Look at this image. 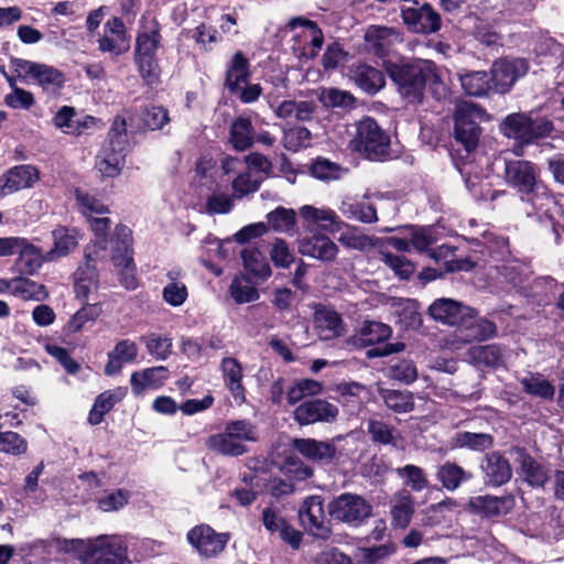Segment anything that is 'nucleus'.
Instances as JSON below:
<instances>
[{
  "label": "nucleus",
  "instance_id": "obj_1",
  "mask_svg": "<svg viewBox=\"0 0 564 564\" xmlns=\"http://www.w3.org/2000/svg\"><path fill=\"white\" fill-rule=\"evenodd\" d=\"M430 59L399 58L383 59L382 67L397 86L398 93L410 104H422L424 100L426 77L430 73Z\"/></svg>",
  "mask_w": 564,
  "mask_h": 564
},
{
  "label": "nucleus",
  "instance_id": "obj_2",
  "mask_svg": "<svg viewBox=\"0 0 564 564\" xmlns=\"http://www.w3.org/2000/svg\"><path fill=\"white\" fill-rule=\"evenodd\" d=\"M162 45L160 23L153 19L150 25L139 31L135 37L134 63L147 86L153 87L161 82V66L158 50Z\"/></svg>",
  "mask_w": 564,
  "mask_h": 564
},
{
  "label": "nucleus",
  "instance_id": "obj_3",
  "mask_svg": "<svg viewBox=\"0 0 564 564\" xmlns=\"http://www.w3.org/2000/svg\"><path fill=\"white\" fill-rule=\"evenodd\" d=\"M392 336V328L382 322L364 321L359 328L348 337L347 345L355 349H364L376 346L366 351L368 359L387 357L405 349L402 341L386 343Z\"/></svg>",
  "mask_w": 564,
  "mask_h": 564
},
{
  "label": "nucleus",
  "instance_id": "obj_4",
  "mask_svg": "<svg viewBox=\"0 0 564 564\" xmlns=\"http://www.w3.org/2000/svg\"><path fill=\"white\" fill-rule=\"evenodd\" d=\"M391 140L376 119L364 117L356 126V134L350 141L352 151L369 161L384 162L390 159Z\"/></svg>",
  "mask_w": 564,
  "mask_h": 564
},
{
  "label": "nucleus",
  "instance_id": "obj_5",
  "mask_svg": "<svg viewBox=\"0 0 564 564\" xmlns=\"http://www.w3.org/2000/svg\"><path fill=\"white\" fill-rule=\"evenodd\" d=\"M111 245L110 259L118 272L120 284L129 291L138 289L139 279L133 258L132 230L123 224L117 225L111 238Z\"/></svg>",
  "mask_w": 564,
  "mask_h": 564
},
{
  "label": "nucleus",
  "instance_id": "obj_6",
  "mask_svg": "<svg viewBox=\"0 0 564 564\" xmlns=\"http://www.w3.org/2000/svg\"><path fill=\"white\" fill-rule=\"evenodd\" d=\"M500 132L508 139H514L520 145H529L549 137L554 130L553 122L545 118H531L523 112L506 116L499 124Z\"/></svg>",
  "mask_w": 564,
  "mask_h": 564
},
{
  "label": "nucleus",
  "instance_id": "obj_7",
  "mask_svg": "<svg viewBox=\"0 0 564 564\" xmlns=\"http://www.w3.org/2000/svg\"><path fill=\"white\" fill-rule=\"evenodd\" d=\"M486 110L473 102H463L454 113V140L467 154L476 150L481 135L480 122Z\"/></svg>",
  "mask_w": 564,
  "mask_h": 564
},
{
  "label": "nucleus",
  "instance_id": "obj_8",
  "mask_svg": "<svg viewBox=\"0 0 564 564\" xmlns=\"http://www.w3.org/2000/svg\"><path fill=\"white\" fill-rule=\"evenodd\" d=\"M327 511L338 522L359 527L372 514V506L359 495L343 492L328 502Z\"/></svg>",
  "mask_w": 564,
  "mask_h": 564
},
{
  "label": "nucleus",
  "instance_id": "obj_9",
  "mask_svg": "<svg viewBox=\"0 0 564 564\" xmlns=\"http://www.w3.org/2000/svg\"><path fill=\"white\" fill-rule=\"evenodd\" d=\"M529 72V63L525 58L501 57L495 61L488 72L490 74L491 91L505 95L513 85Z\"/></svg>",
  "mask_w": 564,
  "mask_h": 564
},
{
  "label": "nucleus",
  "instance_id": "obj_10",
  "mask_svg": "<svg viewBox=\"0 0 564 564\" xmlns=\"http://www.w3.org/2000/svg\"><path fill=\"white\" fill-rule=\"evenodd\" d=\"M506 184L512 188L522 200L538 185L540 180L539 167L527 160H508L503 171Z\"/></svg>",
  "mask_w": 564,
  "mask_h": 564
},
{
  "label": "nucleus",
  "instance_id": "obj_11",
  "mask_svg": "<svg viewBox=\"0 0 564 564\" xmlns=\"http://www.w3.org/2000/svg\"><path fill=\"white\" fill-rule=\"evenodd\" d=\"M230 534L216 532L209 524H197L188 530L187 542L205 558L219 555L229 542Z\"/></svg>",
  "mask_w": 564,
  "mask_h": 564
},
{
  "label": "nucleus",
  "instance_id": "obj_12",
  "mask_svg": "<svg viewBox=\"0 0 564 564\" xmlns=\"http://www.w3.org/2000/svg\"><path fill=\"white\" fill-rule=\"evenodd\" d=\"M299 519L303 528L315 539L327 541L332 536V528L326 521L323 499L319 496L307 497L300 510Z\"/></svg>",
  "mask_w": 564,
  "mask_h": 564
},
{
  "label": "nucleus",
  "instance_id": "obj_13",
  "mask_svg": "<svg viewBox=\"0 0 564 564\" xmlns=\"http://www.w3.org/2000/svg\"><path fill=\"white\" fill-rule=\"evenodd\" d=\"M430 316L437 322L451 326H467L477 311L452 299H436L429 307Z\"/></svg>",
  "mask_w": 564,
  "mask_h": 564
},
{
  "label": "nucleus",
  "instance_id": "obj_14",
  "mask_svg": "<svg viewBox=\"0 0 564 564\" xmlns=\"http://www.w3.org/2000/svg\"><path fill=\"white\" fill-rule=\"evenodd\" d=\"M338 408L325 399L312 398L300 403L293 411L294 421L301 425L333 423L338 416Z\"/></svg>",
  "mask_w": 564,
  "mask_h": 564
},
{
  "label": "nucleus",
  "instance_id": "obj_15",
  "mask_svg": "<svg viewBox=\"0 0 564 564\" xmlns=\"http://www.w3.org/2000/svg\"><path fill=\"white\" fill-rule=\"evenodd\" d=\"M128 144L123 135L119 139H108L97 156L96 166L105 177H116L121 173L126 163Z\"/></svg>",
  "mask_w": 564,
  "mask_h": 564
},
{
  "label": "nucleus",
  "instance_id": "obj_16",
  "mask_svg": "<svg viewBox=\"0 0 564 564\" xmlns=\"http://www.w3.org/2000/svg\"><path fill=\"white\" fill-rule=\"evenodd\" d=\"M292 446L305 459L322 466L333 464L338 456V451L334 441H319L311 437L294 438L292 441Z\"/></svg>",
  "mask_w": 564,
  "mask_h": 564
},
{
  "label": "nucleus",
  "instance_id": "obj_17",
  "mask_svg": "<svg viewBox=\"0 0 564 564\" xmlns=\"http://www.w3.org/2000/svg\"><path fill=\"white\" fill-rule=\"evenodd\" d=\"M402 19L408 29L415 33H434L442 25L441 15L429 2H422L420 8L402 9Z\"/></svg>",
  "mask_w": 564,
  "mask_h": 564
},
{
  "label": "nucleus",
  "instance_id": "obj_18",
  "mask_svg": "<svg viewBox=\"0 0 564 564\" xmlns=\"http://www.w3.org/2000/svg\"><path fill=\"white\" fill-rule=\"evenodd\" d=\"M484 484L487 487H500L512 477V468L509 460L499 451L487 453L480 462Z\"/></svg>",
  "mask_w": 564,
  "mask_h": 564
},
{
  "label": "nucleus",
  "instance_id": "obj_19",
  "mask_svg": "<svg viewBox=\"0 0 564 564\" xmlns=\"http://www.w3.org/2000/svg\"><path fill=\"white\" fill-rule=\"evenodd\" d=\"M98 48L115 56L129 50L126 25L120 18L113 17L105 23L104 34L98 40Z\"/></svg>",
  "mask_w": 564,
  "mask_h": 564
},
{
  "label": "nucleus",
  "instance_id": "obj_20",
  "mask_svg": "<svg viewBox=\"0 0 564 564\" xmlns=\"http://www.w3.org/2000/svg\"><path fill=\"white\" fill-rule=\"evenodd\" d=\"M40 180V171L30 164L15 165L0 176V196L32 187Z\"/></svg>",
  "mask_w": 564,
  "mask_h": 564
},
{
  "label": "nucleus",
  "instance_id": "obj_21",
  "mask_svg": "<svg viewBox=\"0 0 564 564\" xmlns=\"http://www.w3.org/2000/svg\"><path fill=\"white\" fill-rule=\"evenodd\" d=\"M299 252L323 262H333L338 254V247L326 235L313 234L300 240Z\"/></svg>",
  "mask_w": 564,
  "mask_h": 564
},
{
  "label": "nucleus",
  "instance_id": "obj_22",
  "mask_svg": "<svg viewBox=\"0 0 564 564\" xmlns=\"http://www.w3.org/2000/svg\"><path fill=\"white\" fill-rule=\"evenodd\" d=\"M250 61L242 51H237L226 64L224 86L229 94L239 91V85L247 84L251 77Z\"/></svg>",
  "mask_w": 564,
  "mask_h": 564
},
{
  "label": "nucleus",
  "instance_id": "obj_23",
  "mask_svg": "<svg viewBox=\"0 0 564 564\" xmlns=\"http://www.w3.org/2000/svg\"><path fill=\"white\" fill-rule=\"evenodd\" d=\"M74 280L76 297L86 301L91 289L97 288L99 283L97 260L90 253H85V261L76 269Z\"/></svg>",
  "mask_w": 564,
  "mask_h": 564
},
{
  "label": "nucleus",
  "instance_id": "obj_24",
  "mask_svg": "<svg viewBox=\"0 0 564 564\" xmlns=\"http://www.w3.org/2000/svg\"><path fill=\"white\" fill-rule=\"evenodd\" d=\"M170 378V370L165 366L149 367L132 372L130 377L131 390L134 395L142 394L147 389L158 390Z\"/></svg>",
  "mask_w": 564,
  "mask_h": 564
},
{
  "label": "nucleus",
  "instance_id": "obj_25",
  "mask_svg": "<svg viewBox=\"0 0 564 564\" xmlns=\"http://www.w3.org/2000/svg\"><path fill=\"white\" fill-rule=\"evenodd\" d=\"M516 453L524 481L532 488H544L550 479L547 469L524 447H517Z\"/></svg>",
  "mask_w": 564,
  "mask_h": 564
},
{
  "label": "nucleus",
  "instance_id": "obj_26",
  "mask_svg": "<svg viewBox=\"0 0 564 564\" xmlns=\"http://www.w3.org/2000/svg\"><path fill=\"white\" fill-rule=\"evenodd\" d=\"M469 505L475 512L492 518L509 513L516 501L512 495L502 497L485 495L471 498Z\"/></svg>",
  "mask_w": 564,
  "mask_h": 564
},
{
  "label": "nucleus",
  "instance_id": "obj_27",
  "mask_svg": "<svg viewBox=\"0 0 564 564\" xmlns=\"http://www.w3.org/2000/svg\"><path fill=\"white\" fill-rule=\"evenodd\" d=\"M221 372L226 387L230 391L237 404L247 401L246 388L242 384L243 369L239 360L235 357H225L221 360Z\"/></svg>",
  "mask_w": 564,
  "mask_h": 564
},
{
  "label": "nucleus",
  "instance_id": "obj_28",
  "mask_svg": "<svg viewBox=\"0 0 564 564\" xmlns=\"http://www.w3.org/2000/svg\"><path fill=\"white\" fill-rule=\"evenodd\" d=\"M522 202L531 204L534 210L549 221L560 213L562 207L543 181H540L531 194L523 197Z\"/></svg>",
  "mask_w": 564,
  "mask_h": 564
},
{
  "label": "nucleus",
  "instance_id": "obj_29",
  "mask_svg": "<svg viewBox=\"0 0 564 564\" xmlns=\"http://www.w3.org/2000/svg\"><path fill=\"white\" fill-rule=\"evenodd\" d=\"M138 357V346L130 339L119 340L113 349L108 352V360L105 365L106 376H117L121 372L124 364L133 362Z\"/></svg>",
  "mask_w": 564,
  "mask_h": 564
},
{
  "label": "nucleus",
  "instance_id": "obj_30",
  "mask_svg": "<svg viewBox=\"0 0 564 564\" xmlns=\"http://www.w3.org/2000/svg\"><path fill=\"white\" fill-rule=\"evenodd\" d=\"M126 387H117L112 390H106L98 394L94 401V404L88 413V423L90 425H99L107 413H109L113 406L121 402L127 395Z\"/></svg>",
  "mask_w": 564,
  "mask_h": 564
},
{
  "label": "nucleus",
  "instance_id": "obj_31",
  "mask_svg": "<svg viewBox=\"0 0 564 564\" xmlns=\"http://www.w3.org/2000/svg\"><path fill=\"white\" fill-rule=\"evenodd\" d=\"M436 480L448 491L457 490L463 484L474 479V474L456 462L446 460L437 466Z\"/></svg>",
  "mask_w": 564,
  "mask_h": 564
},
{
  "label": "nucleus",
  "instance_id": "obj_32",
  "mask_svg": "<svg viewBox=\"0 0 564 564\" xmlns=\"http://www.w3.org/2000/svg\"><path fill=\"white\" fill-rule=\"evenodd\" d=\"M228 142L237 152H245L254 144V128L249 117H237L229 126Z\"/></svg>",
  "mask_w": 564,
  "mask_h": 564
},
{
  "label": "nucleus",
  "instance_id": "obj_33",
  "mask_svg": "<svg viewBox=\"0 0 564 564\" xmlns=\"http://www.w3.org/2000/svg\"><path fill=\"white\" fill-rule=\"evenodd\" d=\"M351 73L356 85L370 96L376 95L386 86L384 73L371 65L358 64Z\"/></svg>",
  "mask_w": 564,
  "mask_h": 564
},
{
  "label": "nucleus",
  "instance_id": "obj_34",
  "mask_svg": "<svg viewBox=\"0 0 564 564\" xmlns=\"http://www.w3.org/2000/svg\"><path fill=\"white\" fill-rule=\"evenodd\" d=\"M242 265L247 272L246 275L257 280L265 281L272 270L267 257L256 247L243 248L240 253Z\"/></svg>",
  "mask_w": 564,
  "mask_h": 564
},
{
  "label": "nucleus",
  "instance_id": "obj_35",
  "mask_svg": "<svg viewBox=\"0 0 564 564\" xmlns=\"http://www.w3.org/2000/svg\"><path fill=\"white\" fill-rule=\"evenodd\" d=\"M300 215L307 223L310 231H313V226L329 231L339 228V216L330 208L319 209L311 205H304L300 208Z\"/></svg>",
  "mask_w": 564,
  "mask_h": 564
},
{
  "label": "nucleus",
  "instance_id": "obj_36",
  "mask_svg": "<svg viewBox=\"0 0 564 564\" xmlns=\"http://www.w3.org/2000/svg\"><path fill=\"white\" fill-rule=\"evenodd\" d=\"M314 322L321 333H327L326 337H339L345 329L340 314L333 307L324 304H316Z\"/></svg>",
  "mask_w": 564,
  "mask_h": 564
},
{
  "label": "nucleus",
  "instance_id": "obj_37",
  "mask_svg": "<svg viewBox=\"0 0 564 564\" xmlns=\"http://www.w3.org/2000/svg\"><path fill=\"white\" fill-rule=\"evenodd\" d=\"M464 93L473 97L495 95L491 91L490 74L485 70H471L459 75Z\"/></svg>",
  "mask_w": 564,
  "mask_h": 564
},
{
  "label": "nucleus",
  "instance_id": "obj_38",
  "mask_svg": "<svg viewBox=\"0 0 564 564\" xmlns=\"http://www.w3.org/2000/svg\"><path fill=\"white\" fill-rule=\"evenodd\" d=\"M380 398L394 413H408L414 409V395L408 390L379 388Z\"/></svg>",
  "mask_w": 564,
  "mask_h": 564
},
{
  "label": "nucleus",
  "instance_id": "obj_39",
  "mask_svg": "<svg viewBox=\"0 0 564 564\" xmlns=\"http://www.w3.org/2000/svg\"><path fill=\"white\" fill-rule=\"evenodd\" d=\"M91 564H131L128 560L127 547L121 544H101L89 552Z\"/></svg>",
  "mask_w": 564,
  "mask_h": 564
},
{
  "label": "nucleus",
  "instance_id": "obj_40",
  "mask_svg": "<svg viewBox=\"0 0 564 564\" xmlns=\"http://www.w3.org/2000/svg\"><path fill=\"white\" fill-rule=\"evenodd\" d=\"M228 437L223 432L212 434L206 438L205 445L210 452L227 457H239L248 452L246 444H236Z\"/></svg>",
  "mask_w": 564,
  "mask_h": 564
},
{
  "label": "nucleus",
  "instance_id": "obj_41",
  "mask_svg": "<svg viewBox=\"0 0 564 564\" xmlns=\"http://www.w3.org/2000/svg\"><path fill=\"white\" fill-rule=\"evenodd\" d=\"M34 74L33 79L44 89L57 91L64 87L65 74L50 65L39 63L37 66H32Z\"/></svg>",
  "mask_w": 564,
  "mask_h": 564
},
{
  "label": "nucleus",
  "instance_id": "obj_42",
  "mask_svg": "<svg viewBox=\"0 0 564 564\" xmlns=\"http://www.w3.org/2000/svg\"><path fill=\"white\" fill-rule=\"evenodd\" d=\"M453 446L485 452L494 446V436L488 433L457 432L453 437Z\"/></svg>",
  "mask_w": 564,
  "mask_h": 564
},
{
  "label": "nucleus",
  "instance_id": "obj_43",
  "mask_svg": "<svg viewBox=\"0 0 564 564\" xmlns=\"http://www.w3.org/2000/svg\"><path fill=\"white\" fill-rule=\"evenodd\" d=\"M13 293L24 301L43 302L48 297V292L44 284L36 283L29 278H13Z\"/></svg>",
  "mask_w": 564,
  "mask_h": 564
},
{
  "label": "nucleus",
  "instance_id": "obj_44",
  "mask_svg": "<svg viewBox=\"0 0 564 564\" xmlns=\"http://www.w3.org/2000/svg\"><path fill=\"white\" fill-rule=\"evenodd\" d=\"M318 101L327 109H351L356 102L355 96L335 87L323 88L318 96Z\"/></svg>",
  "mask_w": 564,
  "mask_h": 564
},
{
  "label": "nucleus",
  "instance_id": "obj_45",
  "mask_svg": "<svg viewBox=\"0 0 564 564\" xmlns=\"http://www.w3.org/2000/svg\"><path fill=\"white\" fill-rule=\"evenodd\" d=\"M22 243H19L17 249L18 265L21 273L34 274L42 264L41 251L34 245L29 242L26 238H22Z\"/></svg>",
  "mask_w": 564,
  "mask_h": 564
},
{
  "label": "nucleus",
  "instance_id": "obj_46",
  "mask_svg": "<svg viewBox=\"0 0 564 564\" xmlns=\"http://www.w3.org/2000/svg\"><path fill=\"white\" fill-rule=\"evenodd\" d=\"M102 313L100 303H85L67 322L66 328L70 334L80 332L87 323H94Z\"/></svg>",
  "mask_w": 564,
  "mask_h": 564
},
{
  "label": "nucleus",
  "instance_id": "obj_47",
  "mask_svg": "<svg viewBox=\"0 0 564 564\" xmlns=\"http://www.w3.org/2000/svg\"><path fill=\"white\" fill-rule=\"evenodd\" d=\"M229 292L237 304L254 302L259 299V292L251 285V278L242 274L231 280Z\"/></svg>",
  "mask_w": 564,
  "mask_h": 564
},
{
  "label": "nucleus",
  "instance_id": "obj_48",
  "mask_svg": "<svg viewBox=\"0 0 564 564\" xmlns=\"http://www.w3.org/2000/svg\"><path fill=\"white\" fill-rule=\"evenodd\" d=\"M523 391L530 395L539 397L543 400L551 401L555 394V387L541 373H535L530 378L521 380Z\"/></svg>",
  "mask_w": 564,
  "mask_h": 564
},
{
  "label": "nucleus",
  "instance_id": "obj_49",
  "mask_svg": "<svg viewBox=\"0 0 564 564\" xmlns=\"http://www.w3.org/2000/svg\"><path fill=\"white\" fill-rule=\"evenodd\" d=\"M54 247L51 253L57 257L67 256L78 243L76 231L64 226H58L52 231Z\"/></svg>",
  "mask_w": 564,
  "mask_h": 564
},
{
  "label": "nucleus",
  "instance_id": "obj_50",
  "mask_svg": "<svg viewBox=\"0 0 564 564\" xmlns=\"http://www.w3.org/2000/svg\"><path fill=\"white\" fill-rule=\"evenodd\" d=\"M140 118L142 128L149 131L161 130L170 121L169 110L163 106H145Z\"/></svg>",
  "mask_w": 564,
  "mask_h": 564
},
{
  "label": "nucleus",
  "instance_id": "obj_51",
  "mask_svg": "<svg viewBox=\"0 0 564 564\" xmlns=\"http://www.w3.org/2000/svg\"><path fill=\"white\" fill-rule=\"evenodd\" d=\"M470 357L476 364L497 368L502 362L501 347L497 344L476 346L470 349Z\"/></svg>",
  "mask_w": 564,
  "mask_h": 564
},
{
  "label": "nucleus",
  "instance_id": "obj_52",
  "mask_svg": "<svg viewBox=\"0 0 564 564\" xmlns=\"http://www.w3.org/2000/svg\"><path fill=\"white\" fill-rule=\"evenodd\" d=\"M367 432L373 443L395 446L397 430L392 425L381 420L370 419L367 424Z\"/></svg>",
  "mask_w": 564,
  "mask_h": 564
},
{
  "label": "nucleus",
  "instance_id": "obj_53",
  "mask_svg": "<svg viewBox=\"0 0 564 564\" xmlns=\"http://www.w3.org/2000/svg\"><path fill=\"white\" fill-rule=\"evenodd\" d=\"M457 506V501L453 498H446L437 503L431 505L425 510L422 522L429 527L440 525L447 520L446 512H452Z\"/></svg>",
  "mask_w": 564,
  "mask_h": 564
},
{
  "label": "nucleus",
  "instance_id": "obj_54",
  "mask_svg": "<svg viewBox=\"0 0 564 564\" xmlns=\"http://www.w3.org/2000/svg\"><path fill=\"white\" fill-rule=\"evenodd\" d=\"M7 82L12 88V93L6 95L4 104L12 109H30L35 104V98L31 91L17 87L15 78L7 76Z\"/></svg>",
  "mask_w": 564,
  "mask_h": 564
},
{
  "label": "nucleus",
  "instance_id": "obj_55",
  "mask_svg": "<svg viewBox=\"0 0 564 564\" xmlns=\"http://www.w3.org/2000/svg\"><path fill=\"white\" fill-rule=\"evenodd\" d=\"M341 166L328 159L318 156L310 165V173L313 177L322 181L338 180Z\"/></svg>",
  "mask_w": 564,
  "mask_h": 564
},
{
  "label": "nucleus",
  "instance_id": "obj_56",
  "mask_svg": "<svg viewBox=\"0 0 564 564\" xmlns=\"http://www.w3.org/2000/svg\"><path fill=\"white\" fill-rule=\"evenodd\" d=\"M268 223L274 230L290 231L296 223V214L292 208L279 206L267 215Z\"/></svg>",
  "mask_w": 564,
  "mask_h": 564
},
{
  "label": "nucleus",
  "instance_id": "obj_57",
  "mask_svg": "<svg viewBox=\"0 0 564 564\" xmlns=\"http://www.w3.org/2000/svg\"><path fill=\"white\" fill-rule=\"evenodd\" d=\"M427 68H430V73L425 75L426 86H429L432 97L437 101L447 99L449 89L442 79L438 66L430 61Z\"/></svg>",
  "mask_w": 564,
  "mask_h": 564
},
{
  "label": "nucleus",
  "instance_id": "obj_58",
  "mask_svg": "<svg viewBox=\"0 0 564 564\" xmlns=\"http://www.w3.org/2000/svg\"><path fill=\"white\" fill-rule=\"evenodd\" d=\"M398 322L405 329H419L422 326V315L415 300H406L398 311Z\"/></svg>",
  "mask_w": 564,
  "mask_h": 564
},
{
  "label": "nucleus",
  "instance_id": "obj_59",
  "mask_svg": "<svg viewBox=\"0 0 564 564\" xmlns=\"http://www.w3.org/2000/svg\"><path fill=\"white\" fill-rule=\"evenodd\" d=\"M44 348L68 375H77L79 372L80 365L70 356L68 349L51 343L46 344Z\"/></svg>",
  "mask_w": 564,
  "mask_h": 564
},
{
  "label": "nucleus",
  "instance_id": "obj_60",
  "mask_svg": "<svg viewBox=\"0 0 564 564\" xmlns=\"http://www.w3.org/2000/svg\"><path fill=\"white\" fill-rule=\"evenodd\" d=\"M28 451V442L19 433L7 431L0 433V452L19 456Z\"/></svg>",
  "mask_w": 564,
  "mask_h": 564
},
{
  "label": "nucleus",
  "instance_id": "obj_61",
  "mask_svg": "<svg viewBox=\"0 0 564 564\" xmlns=\"http://www.w3.org/2000/svg\"><path fill=\"white\" fill-rule=\"evenodd\" d=\"M388 29L380 28L376 29L372 33L366 34V41L368 50L375 56L386 59L384 57L389 54V39Z\"/></svg>",
  "mask_w": 564,
  "mask_h": 564
},
{
  "label": "nucleus",
  "instance_id": "obj_62",
  "mask_svg": "<svg viewBox=\"0 0 564 564\" xmlns=\"http://www.w3.org/2000/svg\"><path fill=\"white\" fill-rule=\"evenodd\" d=\"M130 491L126 489H116L107 496L96 499L98 508L104 512L117 511L128 505Z\"/></svg>",
  "mask_w": 564,
  "mask_h": 564
},
{
  "label": "nucleus",
  "instance_id": "obj_63",
  "mask_svg": "<svg viewBox=\"0 0 564 564\" xmlns=\"http://www.w3.org/2000/svg\"><path fill=\"white\" fill-rule=\"evenodd\" d=\"M270 258L275 268L288 269L294 262L295 257L289 245L283 239H275L270 250Z\"/></svg>",
  "mask_w": 564,
  "mask_h": 564
},
{
  "label": "nucleus",
  "instance_id": "obj_64",
  "mask_svg": "<svg viewBox=\"0 0 564 564\" xmlns=\"http://www.w3.org/2000/svg\"><path fill=\"white\" fill-rule=\"evenodd\" d=\"M399 476L405 479V484L414 491H421L427 487V479L424 470L415 465L408 464L398 469Z\"/></svg>",
  "mask_w": 564,
  "mask_h": 564
}]
</instances>
